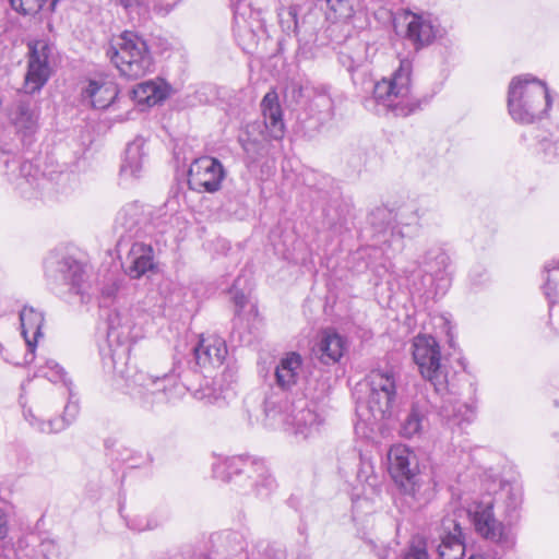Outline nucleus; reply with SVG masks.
<instances>
[{"mask_svg": "<svg viewBox=\"0 0 559 559\" xmlns=\"http://www.w3.org/2000/svg\"><path fill=\"white\" fill-rule=\"evenodd\" d=\"M195 362L201 368H217L223 365L227 356V346L224 338L211 334L202 335L193 347Z\"/></svg>", "mask_w": 559, "mask_h": 559, "instance_id": "aec40b11", "label": "nucleus"}, {"mask_svg": "<svg viewBox=\"0 0 559 559\" xmlns=\"http://www.w3.org/2000/svg\"><path fill=\"white\" fill-rule=\"evenodd\" d=\"M166 292H168L167 283L164 285L159 283L156 288H151L142 301L143 307L152 312L159 311L167 300V296L164 295Z\"/></svg>", "mask_w": 559, "mask_h": 559, "instance_id": "ea45409f", "label": "nucleus"}, {"mask_svg": "<svg viewBox=\"0 0 559 559\" xmlns=\"http://www.w3.org/2000/svg\"><path fill=\"white\" fill-rule=\"evenodd\" d=\"M427 421V409L425 405L418 402L412 404L409 413L401 424V435L404 438H414L419 436Z\"/></svg>", "mask_w": 559, "mask_h": 559, "instance_id": "72a5a7b5", "label": "nucleus"}, {"mask_svg": "<svg viewBox=\"0 0 559 559\" xmlns=\"http://www.w3.org/2000/svg\"><path fill=\"white\" fill-rule=\"evenodd\" d=\"M14 554L15 559H25L22 554H27L32 559L40 557V552L38 551V536L29 534L20 538Z\"/></svg>", "mask_w": 559, "mask_h": 559, "instance_id": "37998d69", "label": "nucleus"}, {"mask_svg": "<svg viewBox=\"0 0 559 559\" xmlns=\"http://www.w3.org/2000/svg\"><path fill=\"white\" fill-rule=\"evenodd\" d=\"M39 180L33 183L31 186L29 183H25L24 180L21 178L20 170L15 173V175H11L9 178L11 180L16 181L17 188L21 190V192L25 195H28V198H32L31 190H39L43 189L47 182V179L44 174H40L38 171Z\"/></svg>", "mask_w": 559, "mask_h": 559, "instance_id": "de8ad7c7", "label": "nucleus"}, {"mask_svg": "<svg viewBox=\"0 0 559 559\" xmlns=\"http://www.w3.org/2000/svg\"><path fill=\"white\" fill-rule=\"evenodd\" d=\"M287 409V403L276 393L270 394L264 400V413L271 424L282 423L286 431L302 440L319 431L322 418L313 403L298 400L292 404L290 411L285 413Z\"/></svg>", "mask_w": 559, "mask_h": 559, "instance_id": "423d86ee", "label": "nucleus"}, {"mask_svg": "<svg viewBox=\"0 0 559 559\" xmlns=\"http://www.w3.org/2000/svg\"><path fill=\"white\" fill-rule=\"evenodd\" d=\"M66 390L68 392V403L64 406L62 418L45 421L39 419L31 408L24 409V417L32 427L43 433L59 432L66 429V427H68L76 418L80 412L78 399L73 393L72 386Z\"/></svg>", "mask_w": 559, "mask_h": 559, "instance_id": "a211bd4d", "label": "nucleus"}, {"mask_svg": "<svg viewBox=\"0 0 559 559\" xmlns=\"http://www.w3.org/2000/svg\"><path fill=\"white\" fill-rule=\"evenodd\" d=\"M412 354L420 374L430 382L436 393H442L449 386L445 366L441 364L440 345L431 335L419 334L414 337Z\"/></svg>", "mask_w": 559, "mask_h": 559, "instance_id": "9b49d317", "label": "nucleus"}, {"mask_svg": "<svg viewBox=\"0 0 559 559\" xmlns=\"http://www.w3.org/2000/svg\"><path fill=\"white\" fill-rule=\"evenodd\" d=\"M225 176V168L217 158L201 156L190 164L188 186L200 193H215L222 188Z\"/></svg>", "mask_w": 559, "mask_h": 559, "instance_id": "2eb2a0df", "label": "nucleus"}, {"mask_svg": "<svg viewBox=\"0 0 559 559\" xmlns=\"http://www.w3.org/2000/svg\"><path fill=\"white\" fill-rule=\"evenodd\" d=\"M233 298L238 310H241L247 304V299L243 293L236 292Z\"/></svg>", "mask_w": 559, "mask_h": 559, "instance_id": "5fc2aeb1", "label": "nucleus"}, {"mask_svg": "<svg viewBox=\"0 0 559 559\" xmlns=\"http://www.w3.org/2000/svg\"><path fill=\"white\" fill-rule=\"evenodd\" d=\"M301 13V7L290 5L286 9H282L278 12V19L282 29L287 33H294L298 38L299 33V16Z\"/></svg>", "mask_w": 559, "mask_h": 559, "instance_id": "4c0bfd02", "label": "nucleus"}, {"mask_svg": "<svg viewBox=\"0 0 559 559\" xmlns=\"http://www.w3.org/2000/svg\"><path fill=\"white\" fill-rule=\"evenodd\" d=\"M116 3L123 7L126 12L130 15L132 20L138 19L139 21L148 12L147 5L143 2V0H114Z\"/></svg>", "mask_w": 559, "mask_h": 559, "instance_id": "49530a36", "label": "nucleus"}, {"mask_svg": "<svg viewBox=\"0 0 559 559\" xmlns=\"http://www.w3.org/2000/svg\"><path fill=\"white\" fill-rule=\"evenodd\" d=\"M338 60L343 67L347 69L348 72H355L361 64L360 60H355L350 55L341 52L338 56Z\"/></svg>", "mask_w": 559, "mask_h": 559, "instance_id": "8fccbe9b", "label": "nucleus"}, {"mask_svg": "<svg viewBox=\"0 0 559 559\" xmlns=\"http://www.w3.org/2000/svg\"><path fill=\"white\" fill-rule=\"evenodd\" d=\"M538 146L547 162L559 160V129L540 139Z\"/></svg>", "mask_w": 559, "mask_h": 559, "instance_id": "79ce46f5", "label": "nucleus"}, {"mask_svg": "<svg viewBox=\"0 0 559 559\" xmlns=\"http://www.w3.org/2000/svg\"><path fill=\"white\" fill-rule=\"evenodd\" d=\"M328 390H329V385L325 382H323L322 383V388H321V392H320V394L317 397H320L321 395H324L328 392Z\"/></svg>", "mask_w": 559, "mask_h": 559, "instance_id": "4d7b16f0", "label": "nucleus"}, {"mask_svg": "<svg viewBox=\"0 0 559 559\" xmlns=\"http://www.w3.org/2000/svg\"><path fill=\"white\" fill-rule=\"evenodd\" d=\"M40 371L43 376L51 382H61L66 389L73 386L72 381L68 378L64 369L52 359L47 360Z\"/></svg>", "mask_w": 559, "mask_h": 559, "instance_id": "a19ab883", "label": "nucleus"}, {"mask_svg": "<svg viewBox=\"0 0 559 559\" xmlns=\"http://www.w3.org/2000/svg\"><path fill=\"white\" fill-rule=\"evenodd\" d=\"M116 292V287L115 286H111V287H108V288H104L103 289V295H106L108 297L112 296Z\"/></svg>", "mask_w": 559, "mask_h": 559, "instance_id": "6e6d98bb", "label": "nucleus"}, {"mask_svg": "<svg viewBox=\"0 0 559 559\" xmlns=\"http://www.w3.org/2000/svg\"><path fill=\"white\" fill-rule=\"evenodd\" d=\"M522 495L508 481L493 480L481 497L463 506L475 532L503 550L514 547V524L520 518Z\"/></svg>", "mask_w": 559, "mask_h": 559, "instance_id": "f03ea898", "label": "nucleus"}, {"mask_svg": "<svg viewBox=\"0 0 559 559\" xmlns=\"http://www.w3.org/2000/svg\"><path fill=\"white\" fill-rule=\"evenodd\" d=\"M169 85L160 80H148L138 84L132 90L133 99L139 105L154 106L165 100L169 95Z\"/></svg>", "mask_w": 559, "mask_h": 559, "instance_id": "c756f323", "label": "nucleus"}, {"mask_svg": "<svg viewBox=\"0 0 559 559\" xmlns=\"http://www.w3.org/2000/svg\"><path fill=\"white\" fill-rule=\"evenodd\" d=\"M275 383L282 391H290L305 377L304 358L297 352L283 355L275 367Z\"/></svg>", "mask_w": 559, "mask_h": 559, "instance_id": "4be33fe9", "label": "nucleus"}, {"mask_svg": "<svg viewBox=\"0 0 559 559\" xmlns=\"http://www.w3.org/2000/svg\"><path fill=\"white\" fill-rule=\"evenodd\" d=\"M425 264L427 266V272H429L433 278L447 281V283L450 282V276L452 274L451 260L443 250L437 249L428 252L425 258Z\"/></svg>", "mask_w": 559, "mask_h": 559, "instance_id": "f704fd0d", "label": "nucleus"}, {"mask_svg": "<svg viewBox=\"0 0 559 559\" xmlns=\"http://www.w3.org/2000/svg\"><path fill=\"white\" fill-rule=\"evenodd\" d=\"M241 9H242V5L239 3V4H237V7L235 8V11H234V20H235V24H236V27L238 31H240L245 26L242 24H246L245 14L242 12H240Z\"/></svg>", "mask_w": 559, "mask_h": 559, "instance_id": "864d4df0", "label": "nucleus"}, {"mask_svg": "<svg viewBox=\"0 0 559 559\" xmlns=\"http://www.w3.org/2000/svg\"><path fill=\"white\" fill-rule=\"evenodd\" d=\"M47 0H10L11 8L23 15H35Z\"/></svg>", "mask_w": 559, "mask_h": 559, "instance_id": "a18cd8bd", "label": "nucleus"}, {"mask_svg": "<svg viewBox=\"0 0 559 559\" xmlns=\"http://www.w3.org/2000/svg\"><path fill=\"white\" fill-rule=\"evenodd\" d=\"M247 128L248 129L252 128L253 130H255V128H259V124L253 123V124L248 126Z\"/></svg>", "mask_w": 559, "mask_h": 559, "instance_id": "bf43d9fd", "label": "nucleus"}, {"mask_svg": "<svg viewBox=\"0 0 559 559\" xmlns=\"http://www.w3.org/2000/svg\"><path fill=\"white\" fill-rule=\"evenodd\" d=\"M239 142L251 160H255L258 156L261 155V151L263 150L261 141L250 139L249 134H247L246 136H240Z\"/></svg>", "mask_w": 559, "mask_h": 559, "instance_id": "09e8293b", "label": "nucleus"}, {"mask_svg": "<svg viewBox=\"0 0 559 559\" xmlns=\"http://www.w3.org/2000/svg\"><path fill=\"white\" fill-rule=\"evenodd\" d=\"M59 1H60V0H52V1H51V7H52V9H55V7H56L57 2H59Z\"/></svg>", "mask_w": 559, "mask_h": 559, "instance_id": "052dcab7", "label": "nucleus"}, {"mask_svg": "<svg viewBox=\"0 0 559 559\" xmlns=\"http://www.w3.org/2000/svg\"><path fill=\"white\" fill-rule=\"evenodd\" d=\"M367 395L358 403L357 415L368 425L392 416L397 404L396 373L393 369H374L366 377Z\"/></svg>", "mask_w": 559, "mask_h": 559, "instance_id": "39448f33", "label": "nucleus"}, {"mask_svg": "<svg viewBox=\"0 0 559 559\" xmlns=\"http://www.w3.org/2000/svg\"><path fill=\"white\" fill-rule=\"evenodd\" d=\"M547 277L544 286L546 298L550 305L559 304V259L545 267Z\"/></svg>", "mask_w": 559, "mask_h": 559, "instance_id": "e433bc0d", "label": "nucleus"}, {"mask_svg": "<svg viewBox=\"0 0 559 559\" xmlns=\"http://www.w3.org/2000/svg\"><path fill=\"white\" fill-rule=\"evenodd\" d=\"M107 348L102 349L105 367L128 381L130 394L146 405L163 402H174L190 390L176 381V367L171 373L150 374L143 371L135 372L131 378L127 374V362L130 357L133 340V323L126 310H112L107 317Z\"/></svg>", "mask_w": 559, "mask_h": 559, "instance_id": "f257e3e1", "label": "nucleus"}, {"mask_svg": "<svg viewBox=\"0 0 559 559\" xmlns=\"http://www.w3.org/2000/svg\"><path fill=\"white\" fill-rule=\"evenodd\" d=\"M324 10L329 23H346L360 9V0H318Z\"/></svg>", "mask_w": 559, "mask_h": 559, "instance_id": "7c9ffc66", "label": "nucleus"}, {"mask_svg": "<svg viewBox=\"0 0 559 559\" xmlns=\"http://www.w3.org/2000/svg\"><path fill=\"white\" fill-rule=\"evenodd\" d=\"M144 140L135 139L126 148L124 160L121 165V173L131 177H139L143 166Z\"/></svg>", "mask_w": 559, "mask_h": 559, "instance_id": "c9c22d12", "label": "nucleus"}, {"mask_svg": "<svg viewBox=\"0 0 559 559\" xmlns=\"http://www.w3.org/2000/svg\"><path fill=\"white\" fill-rule=\"evenodd\" d=\"M438 394L441 396V404L436 405V408H438L439 415L449 424L460 425L462 423H469L473 419L476 408L474 402H460L453 397L449 389Z\"/></svg>", "mask_w": 559, "mask_h": 559, "instance_id": "a878e982", "label": "nucleus"}, {"mask_svg": "<svg viewBox=\"0 0 559 559\" xmlns=\"http://www.w3.org/2000/svg\"><path fill=\"white\" fill-rule=\"evenodd\" d=\"M9 535V520L5 511L0 507V543H4Z\"/></svg>", "mask_w": 559, "mask_h": 559, "instance_id": "603ef678", "label": "nucleus"}, {"mask_svg": "<svg viewBox=\"0 0 559 559\" xmlns=\"http://www.w3.org/2000/svg\"><path fill=\"white\" fill-rule=\"evenodd\" d=\"M173 7H174V4L170 5L168 9H166L165 13H168L171 10Z\"/></svg>", "mask_w": 559, "mask_h": 559, "instance_id": "e2e57ef3", "label": "nucleus"}, {"mask_svg": "<svg viewBox=\"0 0 559 559\" xmlns=\"http://www.w3.org/2000/svg\"><path fill=\"white\" fill-rule=\"evenodd\" d=\"M264 128L269 136L280 140L284 135V121L282 109L278 103V95L275 91L267 92L261 102Z\"/></svg>", "mask_w": 559, "mask_h": 559, "instance_id": "cd10ccee", "label": "nucleus"}, {"mask_svg": "<svg viewBox=\"0 0 559 559\" xmlns=\"http://www.w3.org/2000/svg\"><path fill=\"white\" fill-rule=\"evenodd\" d=\"M346 349L347 342L345 337L333 330H325L321 333L312 352L321 364L331 366L341 360Z\"/></svg>", "mask_w": 559, "mask_h": 559, "instance_id": "5701e85b", "label": "nucleus"}, {"mask_svg": "<svg viewBox=\"0 0 559 559\" xmlns=\"http://www.w3.org/2000/svg\"><path fill=\"white\" fill-rule=\"evenodd\" d=\"M216 381H213V385L206 383L204 386L194 390L193 396L200 401H204L207 404H221L226 401V389L215 386Z\"/></svg>", "mask_w": 559, "mask_h": 559, "instance_id": "58836bf2", "label": "nucleus"}, {"mask_svg": "<svg viewBox=\"0 0 559 559\" xmlns=\"http://www.w3.org/2000/svg\"><path fill=\"white\" fill-rule=\"evenodd\" d=\"M3 103H4V95H1L0 96V107L2 106Z\"/></svg>", "mask_w": 559, "mask_h": 559, "instance_id": "680f3d73", "label": "nucleus"}, {"mask_svg": "<svg viewBox=\"0 0 559 559\" xmlns=\"http://www.w3.org/2000/svg\"><path fill=\"white\" fill-rule=\"evenodd\" d=\"M29 94L24 90V93L16 92L10 98L4 96V103L0 107L24 143L31 142L38 130L39 107Z\"/></svg>", "mask_w": 559, "mask_h": 559, "instance_id": "f8f14e48", "label": "nucleus"}, {"mask_svg": "<svg viewBox=\"0 0 559 559\" xmlns=\"http://www.w3.org/2000/svg\"><path fill=\"white\" fill-rule=\"evenodd\" d=\"M394 222L393 212L386 207H378L370 215L376 237L374 243L400 251L403 248V234Z\"/></svg>", "mask_w": 559, "mask_h": 559, "instance_id": "f3484780", "label": "nucleus"}, {"mask_svg": "<svg viewBox=\"0 0 559 559\" xmlns=\"http://www.w3.org/2000/svg\"><path fill=\"white\" fill-rule=\"evenodd\" d=\"M507 103L515 122L531 124L547 116L552 99L544 81L532 74H522L511 80Z\"/></svg>", "mask_w": 559, "mask_h": 559, "instance_id": "20e7f679", "label": "nucleus"}, {"mask_svg": "<svg viewBox=\"0 0 559 559\" xmlns=\"http://www.w3.org/2000/svg\"><path fill=\"white\" fill-rule=\"evenodd\" d=\"M437 552L440 559H462L465 555L462 527L452 518L442 521Z\"/></svg>", "mask_w": 559, "mask_h": 559, "instance_id": "412c9836", "label": "nucleus"}, {"mask_svg": "<svg viewBox=\"0 0 559 559\" xmlns=\"http://www.w3.org/2000/svg\"><path fill=\"white\" fill-rule=\"evenodd\" d=\"M404 559H428L425 546L412 545L404 555Z\"/></svg>", "mask_w": 559, "mask_h": 559, "instance_id": "3c124183", "label": "nucleus"}, {"mask_svg": "<svg viewBox=\"0 0 559 559\" xmlns=\"http://www.w3.org/2000/svg\"><path fill=\"white\" fill-rule=\"evenodd\" d=\"M388 471L401 492L415 502L424 500L419 481V464L413 450L394 444L388 451Z\"/></svg>", "mask_w": 559, "mask_h": 559, "instance_id": "9d476101", "label": "nucleus"}, {"mask_svg": "<svg viewBox=\"0 0 559 559\" xmlns=\"http://www.w3.org/2000/svg\"><path fill=\"white\" fill-rule=\"evenodd\" d=\"M127 526L136 533L153 531L160 525V522L155 516L150 515H134L126 519Z\"/></svg>", "mask_w": 559, "mask_h": 559, "instance_id": "c03bdc74", "label": "nucleus"}, {"mask_svg": "<svg viewBox=\"0 0 559 559\" xmlns=\"http://www.w3.org/2000/svg\"><path fill=\"white\" fill-rule=\"evenodd\" d=\"M154 251L151 245L134 241L123 262L126 273L131 278H140L154 269Z\"/></svg>", "mask_w": 559, "mask_h": 559, "instance_id": "b1692460", "label": "nucleus"}, {"mask_svg": "<svg viewBox=\"0 0 559 559\" xmlns=\"http://www.w3.org/2000/svg\"><path fill=\"white\" fill-rule=\"evenodd\" d=\"M44 269L47 283L56 294L81 296L84 300L86 272L79 260L63 251H52L46 258Z\"/></svg>", "mask_w": 559, "mask_h": 559, "instance_id": "1a4fd4ad", "label": "nucleus"}, {"mask_svg": "<svg viewBox=\"0 0 559 559\" xmlns=\"http://www.w3.org/2000/svg\"><path fill=\"white\" fill-rule=\"evenodd\" d=\"M150 214V210H146L138 202L129 203L119 211L116 223L123 230L118 241L119 250H122L123 245L133 237H138L146 231Z\"/></svg>", "mask_w": 559, "mask_h": 559, "instance_id": "dca6fc26", "label": "nucleus"}, {"mask_svg": "<svg viewBox=\"0 0 559 559\" xmlns=\"http://www.w3.org/2000/svg\"><path fill=\"white\" fill-rule=\"evenodd\" d=\"M212 551L206 559H247L245 540L236 532H222L211 536Z\"/></svg>", "mask_w": 559, "mask_h": 559, "instance_id": "393cba45", "label": "nucleus"}, {"mask_svg": "<svg viewBox=\"0 0 559 559\" xmlns=\"http://www.w3.org/2000/svg\"><path fill=\"white\" fill-rule=\"evenodd\" d=\"M0 167L8 177L20 170L21 178L31 186L39 180L38 168L32 162L16 159L15 145L4 139L3 132H0Z\"/></svg>", "mask_w": 559, "mask_h": 559, "instance_id": "6ab92c4d", "label": "nucleus"}, {"mask_svg": "<svg viewBox=\"0 0 559 559\" xmlns=\"http://www.w3.org/2000/svg\"><path fill=\"white\" fill-rule=\"evenodd\" d=\"M106 56L120 74L136 80L153 71L154 60L146 41L126 31L106 49Z\"/></svg>", "mask_w": 559, "mask_h": 559, "instance_id": "0eeeda50", "label": "nucleus"}, {"mask_svg": "<svg viewBox=\"0 0 559 559\" xmlns=\"http://www.w3.org/2000/svg\"><path fill=\"white\" fill-rule=\"evenodd\" d=\"M329 23L325 19V13L320 2L317 0L313 5L302 8L299 16V33L298 40L308 44L316 39V36L325 24Z\"/></svg>", "mask_w": 559, "mask_h": 559, "instance_id": "bb28decb", "label": "nucleus"}, {"mask_svg": "<svg viewBox=\"0 0 559 559\" xmlns=\"http://www.w3.org/2000/svg\"><path fill=\"white\" fill-rule=\"evenodd\" d=\"M309 103L310 114L321 123L331 120L334 116V100L326 86H317Z\"/></svg>", "mask_w": 559, "mask_h": 559, "instance_id": "473e14b6", "label": "nucleus"}, {"mask_svg": "<svg viewBox=\"0 0 559 559\" xmlns=\"http://www.w3.org/2000/svg\"><path fill=\"white\" fill-rule=\"evenodd\" d=\"M413 61L400 60L390 78H383L373 85L372 96L365 100V107L377 115L391 112L407 117L421 109L423 102L412 95Z\"/></svg>", "mask_w": 559, "mask_h": 559, "instance_id": "7ed1b4c3", "label": "nucleus"}, {"mask_svg": "<svg viewBox=\"0 0 559 559\" xmlns=\"http://www.w3.org/2000/svg\"><path fill=\"white\" fill-rule=\"evenodd\" d=\"M240 487H241L242 489H245V492H248V489H247V488H248V487H250V488L252 489V491L254 492V495H255L257 497H259V496L257 495V492H255L254 488L250 485V483H248V481H247L246 487H242V486H240Z\"/></svg>", "mask_w": 559, "mask_h": 559, "instance_id": "13d9d810", "label": "nucleus"}, {"mask_svg": "<svg viewBox=\"0 0 559 559\" xmlns=\"http://www.w3.org/2000/svg\"><path fill=\"white\" fill-rule=\"evenodd\" d=\"M213 473L224 481L235 479L242 487L250 483L260 498L267 497L276 485L264 462L251 456L227 457L214 466Z\"/></svg>", "mask_w": 559, "mask_h": 559, "instance_id": "6e6552de", "label": "nucleus"}, {"mask_svg": "<svg viewBox=\"0 0 559 559\" xmlns=\"http://www.w3.org/2000/svg\"><path fill=\"white\" fill-rule=\"evenodd\" d=\"M20 321L26 345L33 353L37 338L43 335L44 314L32 307H24L20 312Z\"/></svg>", "mask_w": 559, "mask_h": 559, "instance_id": "2f4dec72", "label": "nucleus"}, {"mask_svg": "<svg viewBox=\"0 0 559 559\" xmlns=\"http://www.w3.org/2000/svg\"><path fill=\"white\" fill-rule=\"evenodd\" d=\"M53 45L43 39L29 43L24 90L27 93L40 91L50 79L53 72Z\"/></svg>", "mask_w": 559, "mask_h": 559, "instance_id": "ddd939ff", "label": "nucleus"}, {"mask_svg": "<svg viewBox=\"0 0 559 559\" xmlns=\"http://www.w3.org/2000/svg\"><path fill=\"white\" fill-rule=\"evenodd\" d=\"M395 27L416 50L430 45L439 34L437 19L427 12L403 11L395 20Z\"/></svg>", "mask_w": 559, "mask_h": 559, "instance_id": "4468645a", "label": "nucleus"}, {"mask_svg": "<svg viewBox=\"0 0 559 559\" xmlns=\"http://www.w3.org/2000/svg\"><path fill=\"white\" fill-rule=\"evenodd\" d=\"M117 95V85L105 80H91L83 91V97L90 99L92 106L97 109L107 108Z\"/></svg>", "mask_w": 559, "mask_h": 559, "instance_id": "c85d7f7f", "label": "nucleus"}]
</instances>
